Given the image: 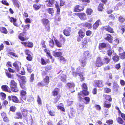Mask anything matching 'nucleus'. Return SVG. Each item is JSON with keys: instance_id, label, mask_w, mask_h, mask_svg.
Instances as JSON below:
<instances>
[{"instance_id": "ea45409f", "label": "nucleus", "mask_w": 125, "mask_h": 125, "mask_svg": "<svg viewBox=\"0 0 125 125\" xmlns=\"http://www.w3.org/2000/svg\"><path fill=\"white\" fill-rule=\"evenodd\" d=\"M66 78V77L65 75H63L61 76L60 79L62 82L64 83H66L67 81Z\"/></svg>"}, {"instance_id": "49530a36", "label": "nucleus", "mask_w": 125, "mask_h": 125, "mask_svg": "<svg viewBox=\"0 0 125 125\" xmlns=\"http://www.w3.org/2000/svg\"><path fill=\"white\" fill-rule=\"evenodd\" d=\"M93 12V10L90 8H87L86 11V13L88 15H91Z\"/></svg>"}, {"instance_id": "0e129e2a", "label": "nucleus", "mask_w": 125, "mask_h": 125, "mask_svg": "<svg viewBox=\"0 0 125 125\" xmlns=\"http://www.w3.org/2000/svg\"><path fill=\"white\" fill-rule=\"evenodd\" d=\"M83 99L86 101L85 104H88L90 101V98L89 97H86L84 98Z\"/></svg>"}, {"instance_id": "5701e85b", "label": "nucleus", "mask_w": 125, "mask_h": 125, "mask_svg": "<svg viewBox=\"0 0 125 125\" xmlns=\"http://www.w3.org/2000/svg\"><path fill=\"white\" fill-rule=\"evenodd\" d=\"M54 41L56 46L58 47H62V45H63V42L61 40L60 42L57 40H55Z\"/></svg>"}, {"instance_id": "c85d7f7f", "label": "nucleus", "mask_w": 125, "mask_h": 125, "mask_svg": "<svg viewBox=\"0 0 125 125\" xmlns=\"http://www.w3.org/2000/svg\"><path fill=\"white\" fill-rule=\"evenodd\" d=\"M88 42L86 39L84 40L82 43V47L84 49L86 48L88 46Z\"/></svg>"}, {"instance_id": "13d9d810", "label": "nucleus", "mask_w": 125, "mask_h": 125, "mask_svg": "<svg viewBox=\"0 0 125 125\" xmlns=\"http://www.w3.org/2000/svg\"><path fill=\"white\" fill-rule=\"evenodd\" d=\"M8 98L10 100H11L13 102H16V96H11V97L10 96H9Z\"/></svg>"}, {"instance_id": "f8f14e48", "label": "nucleus", "mask_w": 125, "mask_h": 125, "mask_svg": "<svg viewBox=\"0 0 125 125\" xmlns=\"http://www.w3.org/2000/svg\"><path fill=\"white\" fill-rule=\"evenodd\" d=\"M16 75L18 77V80L19 83L26 82V78L25 76L19 75L18 74H17Z\"/></svg>"}, {"instance_id": "1a4fd4ad", "label": "nucleus", "mask_w": 125, "mask_h": 125, "mask_svg": "<svg viewBox=\"0 0 125 125\" xmlns=\"http://www.w3.org/2000/svg\"><path fill=\"white\" fill-rule=\"evenodd\" d=\"M104 39L106 41H107L109 42L112 43H113V38L112 37L111 35L109 33L106 34V37Z\"/></svg>"}, {"instance_id": "a211bd4d", "label": "nucleus", "mask_w": 125, "mask_h": 125, "mask_svg": "<svg viewBox=\"0 0 125 125\" xmlns=\"http://www.w3.org/2000/svg\"><path fill=\"white\" fill-rule=\"evenodd\" d=\"M50 82L49 78L48 76H46L43 79V82L46 86H48L47 85L49 84Z\"/></svg>"}, {"instance_id": "37998d69", "label": "nucleus", "mask_w": 125, "mask_h": 125, "mask_svg": "<svg viewBox=\"0 0 125 125\" xmlns=\"http://www.w3.org/2000/svg\"><path fill=\"white\" fill-rule=\"evenodd\" d=\"M26 82H20V84L21 88L22 89L24 90L26 89Z\"/></svg>"}, {"instance_id": "bb28decb", "label": "nucleus", "mask_w": 125, "mask_h": 125, "mask_svg": "<svg viewBox=\"0 0 125 125\" xmlns=\"http://www.w3.org/2000/svg\"><path fill=\"white\" fill-rule=\"evenodd\" d=\"M118 20L119 23L122 24L125 21V18L123 16L120 15L118 17Z\"/></svg>"}, {"instance_id": "4d7b16f0", "label": "nucleus", "mask_w": 125, "mask_h": 125, "mask_svg": "<svg viewBox=\"0 0 125 125\" xmlns=\"http://www.w3.org/2000/svg\"><path fill=\"white\" fill-rule=\"evenodd\" d=\"M61 96L60 95L57 96L54 99V101L53 102V103L54 104L56 103L60 99Z\"/></svg>"}, {"instance_id": "c9c22d12", "label": "nucleus", "mask_w": 125, "mask_h": 125, "mask_svg": "<svg viewBox=\"0 0 125 125\" xmlns=\"http://www.w3.org/2000/svg\"><path fill=\"white\" fill-rule=\"evenodd\" d=\"M119 28L121 31V32L123 34L125 31V25H120Z\"/></svg>"}, {"instance_id": "3c124183", "label": "nucleus", "mask_w": 125, "mask_h": 125, "mask_svg": "<svg viewBox=\"0 0 125 125\" xmlns=\"http://www.w3.org/2000/svg\"><path fill=\"white\" fill-rule=\"evenodd\" d=\"M87 90H84L82 91L84 96H87L89 95V92Z\"/></svg>"}, {"instance_id": "5fc2aeb1", "label": "nucleus", "mask_w": 125, "mask_h": 125, "mask_svg": "<svg viewBox=\"0 0 125 125\" xmlns=\"http://www.w3.org/2000/svg\"><path fill=\"white\" fill-rule=\"evenodd\" d=\"M26 91L24 90H21L20 91V95L22 98H23V97H24L26 95Z\"/></svg>"}, {"instance_id": "20e7f679", "label": "nucleus", "mask_w": 125, "mask_h": 125, "mask_svg": "<svg viewBox=\"0 0 125 125\" xmlns=\"http://www.w3.org/2000/svg\"><path fill=\"white\" fill-rule=\"evenodd\" d=\"M47 7H53L55 4L57 3L55 0H45L44 1Z\"/></svg>"}, {"instance_id": "680f3d73", "label": "nucleus", "mask_w": 125, "mask_h": 125, "mask_svg": "<svg viewBox=\"0 0 125 125\" xmlns=\"http://www.w3.org/2000/svg\"><path fill=\"white\" fill-rule=\"evenodd\" d=\"M45 41L43 40H42L41 41V45H42V47L43 48H46V46L45 44Z\"/></svg>"}, {"instance_id": "f704fd0d", "label": "nucleus", "mask_w": 125, "mask_h": 125, "mask_svg": "<svg viewBox=\"0 0 125 125\" xmlns=\"http://www.w3.org/2000/svg\"><path fill=\"white\" fill-rule=\"evenodd\" d=\"M83 26L84 27H87L89 29H91L92 27V24L87 22L85 23Z\"/></svg>"}, {"instance_id": "39448f33", "label": "nucleus", "mask_w": 125, "mask_h": 125, "mask_svg": "<svg viewBox=\"0 0 125 125\" xmlns=\"http://www.w3.org/2000/svg\"><path fill=\"white\" fill-rule=\"evenodd\" d=\"M82 21H84L87 19V16L86 14L84 12H79L74 13Z\"/></svg>"}, {"instance_id": "412c9836", "label": "nucleus", "mask_w": 125, "mask_h": 125, "mask_svg": "<svg viewBox=\"0 0 125 125\" xmlns=\"http://www.w3.org/2000/svg\"><path fill=\"white\" fill-rule=\"evenodd\" d=\"M103 97H104L106 101H109L111 102L112 101V99L111 96L110 95L104 94L103 95Z\"/></svg>"}, {"instance_id": "a878e982", "label": "nucleus", "mask_w": 125, "mask_h": 125, "mask_svg": "<svg viewBox=\"0 0 125 125\" xmlns=\"http://www.w3.org/2000/svg\"><path fill=\"white\" fill-rule=\"evenodd\" d=\"M41 21L43 25L49 24V21L48 19L43 18L41 19Z\"/></svg>"}, {"instance_id": "ddd939ff", "label": "nucleus", "mask_w": 125, "mask_h": 125, "mask_svg": "<svg viewBox=\"0 0 125 125\" xmlns=\"http://www.w3.org/2000/svg\"><path fill=\"white\" fill-rule=\"evenodd\" d=\"M71 31V28L69 27H67L63 30V33L65 36H68L70 35V32Z\"/></svg>"}, {"instance_id": "b1692460", "label": "nucleus", "mask_w": 125, "mask_h": 125, "mask_svg": "<svg viewBox=\"0 0 125 125\" xmlns=\"http://www.w3.org/2000/svg\"><path fill=\"white\" fill-rule=\"evenodd\" d=\"M2 89L4 91L10 93L11 91L9 87L7 85H3L1 86Z\"/></svg>"}, {"instance_id": "cd10ccee", "label": "nucleus", "mask_w": 125, "mask_h": 125, "mask_svg": "<svg viewBox=\"0 0 125 125\" xmlns=\"http://www.w3.org/2000/svg\"><path fill=\"white\" fill-rule=\"evenodd\" d=\"M78 34L79 37L82 39L84 36L85 35L84 32L83 31L82 29H80L79 30L78 32Z\"/></svg>"}, {"instance_id": "f257e3e1", "label": "nucleus", "mask_w": 125, "mask_h": 125, "mask_svg": "<svg viewBox=\"0 0 125 125\" xmlns=\"http://www.w3.org/2000/svg\"><path fill=\"white\" fill-rule=\"evenodd\" d=\"M21 64L19 62H16V71L20 74L22 75H24L25 74V72L23 68H21Z\"/></svg>"}, {"instance_id": "c03bdc74", "label": "nucleus", "mask_w": 125, "mask_h": 125, "mask_svg": "<svg viewBox=\"0 0 125 125\" xmlns=\"http://www.w3.org/2000/svg\"><path fill=\"white\" fill-rule=\"evenodd\" d=\"M104 92L106 93L110 94L111 92V89L108 87H105L104 89Z\"/></svg>"}, {"instance_id": "393cba45", "label": "nucleus", "mask_w": 125, "mask_h": 125, "mask_svg": "<svg viewBox=\"0 0 125 125\" xmlns=\"http://www.w3.org/2000/svg\"><path fill=\"white\" fill-rule=\"evenodd\" d=\"M104 64H108L111 61V59L109 58L107 56H105L104 57L103 60Z\"/></svg>"}, {"instance_id": "c756f323", "label": "nucleus", "mask_w": 125, "mask_h": 125, "mask_svg": "<svg viewBox=\"0 0 125 125\" xmlns=\"http://www.w3.org/2000/svg\"><path fill=\"white\" fill-rule=\"evenodd\" d=\"M116 120L117 122L121 124H123L124 123V120L120 116L117 118Z\"/></svg>"}, {"instance_id": "e2e57ef3", "label": "nucleus", "mask_w": 125, "mask_h": 125, "mask_svg": "<svg viewBox=\"0 0 125 125\" xmlns=\"http://www.w3.org/2000/svg\"><path fill=\"white\" fill-rule=\"evenodd\" d=\"M120 57L121 59H123L125 58V52L120 53L119 54Z\"/></svg>"}, {"instance_id": "f3484780", "label": "nucleus", "mask_w": 125, "mask_h": 125, "mask_svg": "<svg viewBox=\"0 0 125 125\" xmlns=\"http://www.w3.org/2000/svg\"><path fill=\"white\" fill-rule=\"evenodd\" d=\"M107 47L106 43L104 42L100 43L99 44L98 49L99 50H101Z\"/></svg>"}, {"instance_id": "de8ad7c7", "label": "nucleus", "mask_w": 125, "mask_h": 125, "mask_svg": "<svg viewBox=\"0 0 125 125\" xmlns=\"http://www.w3.org/2000/svg\"><path fill=\"white\" fill-rule=\"evenodd\" d=\"M48 12L51 14H52L54 13V11L53 8H49L47 9Z\"/></svg>"}, {"instance_id": "052dcab7", "label": "nucleus", "mask_w": 125, "mask_h": 125, "mask_svg": "<svg viewBox=\"0 0 125 125\" xmlns=\"http://www.w3.org/2000/svg\"><path fill=\"white\" fill-rule=\"evenodd\" d=\"M37 85L38 87L46 86L43 82H38L37 84Z\"/></svg>"}, {"instance_id": "7c9ffc66", "label": "nucleus", "mask_w": 125, "mask_h": 125, "mask_svg": "<svg viewBox=\"0 0 125 125\" xmlns=\"http://www.w3.org/2000/svg\"><path fill=\"white\" fill-rule=\"evenodd\" d=\"M119 88V86L117 83H113V89L114 90V91L115 92H117Z\"/></svg>"}, {"instance_id": "9d476101", "label": "nucleus", "mask_w": 125, "mask_h": 125, "mask_svg": "<svg viewBox=\"0 0 125 125\" xmlns=\"http://www.w3.org/2000/svg\"><path fill=\"white\" fill-rule=\"evenodd\" d=\"M90 53L88 51H86L84 52L83 53L82 59L86 60L87 58H89L91 56Z\"/></svg>"}, {"instance_id": "4468645a", "label": "nucleus", "mask_w": 125, "mask_h": 125, "mask_svg": "<svg viewBox=\"0 0 125 125\" xmlns=\"http://www.w3.org/2000/svg\"><path fill=\"white\" fill-rule=\"evenodd\" d=\"M10 86L11 90L14 92H15V89L16 88V83L13 80H12L11 81Z\"/></svg>"}, {"instance_id": "09e8293b", "label": "nucleus", "mask_w": 125, "mask_h": 125, "mask_svg": "<svg viewBox=\"0 0 125 125\" xmlns=\"http://www.w3.org/2000/svg\"><path fill=\"white\" fill-rule=\"evenodd\" d=\"M44 26L45 27L44 29L45 31L47 32H49L50 29V24Z\"/></svg>"}, {"instance_id": "bf43d9fd", "label": "nucleus", "mask_w": 125, "mask_h": 125, "mask_svg": "<svg viewBox=\"0 0 125 125\" xmlns=\"http://www.w3.org/2000/svg\"><path fill=\"white\" fill-rule=\"evenodd\" d=\"M49 45L51 47L53 48L54 46V43L53 40L52 39L51 40L49 41Z\"/></svg>"}, {"instance_id": "6e6552de", "label": "nucleus", "mask_w": 125, "mask_h": 125, "mask_svg": "<svg viewBox=\"0 0 125 125\" xmlns=\"http://www.w3.org/2000/svg\"><path fill=\"white\" fill-rule=\"evenodd\" d=\"M21 43L25 47L27 48H31L34 46L33 43L31 42H21Z\"/></svg>"}, {"instance_id": "7ed1b4c3", "label": "nucleus", "mask_w": 125, "mask_h": 125, "mask_svg": "<svg viewBox=\"0 0 125 125\" xmlns=\"http://www.w3.org/2000/svg\"><path fill=\"white\" fill-rule=\"evenodd\" d=\"M94 65L95 67H101L104 65V63L101 57L98 56L96 58Z\"/></svg>"}, {"instance_id": "6ab92c4d", "label": "nucleus", "mask_w": 125, "mask_h": 125, "mask_svg": "<svg viewBox=\"0 0 125 125\" xmlns=\"http://www.w3.org/2000/svg\"><path fill=\"white\" fill-rule=\"evenodd\" d=\"M110 102H108L107 101H104L103 104L104 107L106 108H109L111 106V103Z\"/></svg>"}, {"instance_id": "8fccbe9b", "label": "nucleus", "mask_w": 125, "mask_h": 125, "mask_svg": "<svg viewBox=\"0 0 125 125\" xmlns=\"http://www.w3.org/2000/svg\"><path fill=\"white\" fill-rule=\"evenodd\" d=\"M82 90H88V87L86 83H83L81 85Z\"/></svg>"}, {"instance_id": "4be33fe9", "label": "nucleus", "mask_w": 125, "mask_h": 125, "mask_svg": "<svg viewBox=\"0 0 125 125\" xmlns=\"http://www.w3.org/2000/svg\"><path fill=\"white\" fill-rule=\"evenodd\" d=\"M75 86V84L73 82H68L66 84V87L69 89L74 88Z\"/></svg>"}, {"instance_id": "69168bd1", "label": "nucleus", "mask_w": 125, "mask_h": 125, "mask_svg": "<svg viewBox=\"0 0 125 125\" xmlns=\"http://www.w3.org/2000/svg\"><path fill=\"white\" fill-rule=\"evenodd\" d=\"M26 58L29 61H31L32 60L33 58L31 55L30 54L27 55Z\"/></svg>"}, {"instance_id": "aec40b11", "label": "nucleus", "mask_w": 125, "mask_h": 125, "mask_svg": "<svg viewBox=\"0 0 125 125\" xmlns=\"http://www.w3.org/2000/svg\"><path fill=\"white\" fill-rule=\"evenodd\" d=\"M107 46L109 49L107 51V54L109 56L111 57L112 55L113 52H114V51L112 50L111 46L109 44H108Z\"/></svg>"}, {"instance_id": "79ce46f5", "label": "nucleus", "mask_w": 125, "mask_h": 125, "mask_svg": "<svg viewBox=\"0 0 125 125\" xmlns=\"http://www.w3.org/2000/svg\"><path fill=\"white\" fill-rule=\"evenodd\" d=\"M83 94V93L81 91L80 92L78 93L77 94L78 98L79 99L80 101H82L83 98L82 97V96Z\"/></svg>"}, {"instance_id": "603ef678", "label": "nucleus", "mask_w": 125, "mask_h": 125, "mask_svg": "<svg viewBox=\"0 0 125 125\" xmlns=\"http://www.w3.org/2000/svg\"><path fill=\"white\" fill-rule=\"evenodd\" d=\"M55 6L56 8L57 9V14H59L60 11V9L58 4H55Z\"/></svg>"}, {"instance_id": "dca6fc26", "label": "nucleus", "mask_w": 125, "mask_h": 125, "mask_svg": "<svg viewBox=\"0 0 125 125\" xmlns=\"http://www.w3.org/2000/svg\"><path fill=\"white\" fill-rule=\"evenodd\" d=\"M50 61L49 59H48L45 60L43 57H41V63L42 65H46L47 63H49Z\"/></svg>"}, {"instance_id": "72a5a7b5", "label": "nucleus", "mask_w": 125, "mask_h": 125, "mask_svg": "<svg viewBox=\"0 0 125 125\" xmlns=\"http://www.w3.org/2000/svg\"><path fill=\"white\" fill-rule=\"evenodd\" d=\"M112 59L113 61L115 62H118L119 60V56L116 54L112 57Z\"/></svg>"}, {"instance_id": "58836bf2", "label": "nucleus", "mask_w": 125, "mask_h": 125, "mask_svg": "<svg viewBox=\"0 0 125 125\" xmlns=\"http://www.w3.org/2000/svg\"><path fill=\"white\" fill-rule=\"evenodd\" d=\"M81 63V66L83 67H85L87 64V62L85 60L82 59L80 61Z\"/></svg>"}, {"instance_id": "2f4dec72", "label": "nucleus", "mask_w": 125, "mask_h": 125, "mask_svg": "<svg viewBox=\"0 0 125 125\" xmlns=\"http://www.w3.org/2000/svg\"><path fill=\"white\" fill-rule=\"evenodd\" d=\"M41 5L38 3L34 4L33 5L34 8L36 10H37L39 9L41 7Z\"/></svg>"}, {"instance_id": "423d86ee", "label": "nucleus", "mask_w": 125, "mask_h": 125, "mask_svg": "<svg viewBox=\"0 0 125 125\" xmlns=\"http://www.w3.org/2000/svg\"><path fill=\"white\" fill-rule=\"evenodd\" d=\"M103 82L102 80H95L94 83V85L95 87H97L99 88L102 87L104 86Z\"/></svg>"}, {"instance_id": "a19ab883", "label": "nucleus", "mask_w": 125, "mask_h": 125, "mask_svg": "<svg viewBox=\"0 0 125 125\" xmlns=\"http://www.w3.org/2000/svg\"><path fill=\"white\" fill-rule=\"evenodd\" d=\"M21 112L22 114L24 117H26L27 116L28 113V111L27 110L23 109V110L21 111Z\"/></svg>"}, {"instance_id": "2eb2a0df", "label": "nucleus", "mask_w": 125, "mask_h": 125, "mask_svg": "<svg viewBox=\"0 0 125 125\" xmlns=\"http://www.w3.org/2000/svg\"><path fill=\"white\" fill-rule=\"evenodd\" d=\"M60 89L57 87L55 88L54 90L52 92V95L54 96H58Z\"/></svg>"}, {"instance_id": "9b49d317", "label": "nucleus", "mask_w": 125, "mask_h": 125, "mask_svg": "<svg viewBox=\"0 0 125 125\" xmlns=\"http://www.w3.org/2000/svg\"><path fill=\"white\" fill-rule=\"evenodd\" d=\"M101 23V21L100 19L97 20L93 25V28L94 30H95L99 27L100 25V23Z\"/></svg>"}, {"instance_id": "864d4df0", "label": "nucleus", "mask_w": 125, "mask_h": 125, "mask_svg": "<svg viewBox=\"0 0 125 125\" xmlns=\"http://www.w3.org/2000/svg\"><path fill=\"white\" fill-rule=\"evenodd\" d=\"M37 101L39 105H42V102L41 99L39 95L37 96Z\"/></svg>"}, {"instance_id": "f03ea898", "label": "nucleus", "mask_w": 125, "mask_h": 125, "mask_svg": "<svg viewBox=\"0 0 125 125\" xmlns=\"http://www.w3.org/2000/svg\"><path fill=\"white\" fill-rule=\"evenodd\" d=\"M27 33L26 31H23L18 35V37L21 41H26L29 38V37L26 36Z\"/></svg>"}, {"instance_id": "6e6d98bb", "label": "nucleus", "mask_w": 125, "mask_h": 125, "mask_svg": "<svg viewBox=\"0 0 125 125\" xmlns=\"http://www.w3.org/2000/svg\"><path fill=\"white\" fill-rule=\"evenodd\" d=\"M49 111L48 112V113L49 114V115L51 116H53L55 115V112L53 110H49L48 109Z\"/></svg>"}, {"instance_id": "774afa93", "label": "nucleus", "mask_w": 125, "mask_h": 125, "mask_svg": "<svg viewBox=\"0 0 125 125\" xmlns=\"http://www.w3.org/2000/svg\"><path fill=\"white\" fill-rule=\"evenodd\" d=\"M119 115H120L121 117L125 121V114L122 113L121 112L120 113H119L118 114Z\"/></svg>"}, {"instance_id": "e433bc0d", "label": "nucleus", "mask_w": 125, "mask_h": 125, "mask_svg": "<svg viewBox=\"0 0 125 125\" xmlns=\"http://www.w3.org/2000/svg\"><path fill=\"white\" fill-rule=\"evenodd\" d=\"M83 72H80V73H78V75L79 76L80 79V81L81 82H83L84 81L85 78L83 77Z\"/></svg>"}, {"instance_id": "473e14b6", "label": "nucleus", "mask_w": 125, "mask_h": 125, "mask_svg": "<svg viewBox=\"0 0 125 125\" xmlns=\"http://www.w3.org/2000/svg\"><path fill=\"white\" fill-rule=\"evenodd\" d=\"M107 31L112 33H114L115 32L113 29L109 25H107Z\"/></svg>"}, {"instance_id": "a18cd8bd", "label": "nucleus", "mask_w": 125, "mask_h": 125, "mask_svg": "<svg viewBox=\"0 0 125 125\" xmlns=\"http://www.w3.org/2000/svg\"><path fill=\"white\" fill-rule=\"evenodd\" d=\"M62 55V53L60 52H55L53 54V55L55 57H60Z\"/></svg>"}, {"instance_id": "4c0bfd02", "label": "nucleus", "mask_w": 125, "mask_h": 125, "mask_svg": "<svg viewBox=\"0 0 125 125\" xmlns=\"http://www.w3.org/2000/svg\"><path fill=\"white\" fill-rule=\"evenodd\" d=\"M104 4L100 3L97 9L99 11H102L103 10L104 8Z\"/></svg>"}, {"instance_id": "338daca9", "label": "nucleus", "mask_w": 125, "mask_h": 125, "mask_svg": "<svg viewBox=\"0 0 125 125\" xmlns=\"http://www.w3.org/2000/svg\"><path fill=\"white\" fill-rule=\"evenodd\" d=\"M106 122L108 124V125H110L113 124V121L112 120L110 119L107 120L106 121Z\"/></svg>"}, {"instance_id": "0eeeda50", "label": "nucleus", "mask_w": 125, "mask_h": 125, "mask_svg": "<svg viewBox=\"0 0 125 125\" xmlns=\"http://www.w3.org/2000/svg\"><path fill=\"white\" fill-rule=\"evenodd\" d=\"M84 9V6L77 5L74 7L73 11L75 12H80L83 11Z\"/></svg>"}]
</instances>
